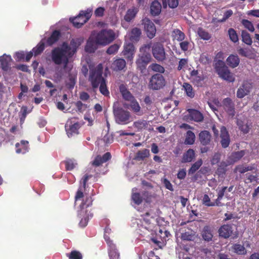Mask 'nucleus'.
<instances>
[{
	"label": "nucleus",
	"mask_w": 259,
	"mask_h": 259,
	"mask_svg": "<svg viewBox=\"0 0 259 259\" xmlns=\"http://www.w3.org/2000/svg\"><path fill=\"white\" fill-rule=\"evenodd\" d=\"M111 157L109 152H106L102 156H97L95 159L89 164L88 174L83 176L80 181V186L76 192L75 197V205L78 206L77 215L81 219L79 226L81 227H85L93 214L91 211H88L87 208L92 205L93 199L89 195H84L83 190L85 188L86 183L89 179L93 176L94 174H98L96 168L102 163L106 162Z\"/></svg>",
	"instance_id": "f257e3e1"
},
{
	"label": "nucleus",
	"mask_w": 259,
	"mask_h": 259,
	"mask_svg": "<svg viewBox=\"0 0 259 259\" xmlns=\"http://www.w3.org/2000/svg\"><path fill=\"white\" fill-rule=\"evenodd\" d=\"M149 68L153 71L159 73H163L164 68L159 64L153 63L150 65Z\"/></svg>",
	"instance_id": "5fc2aeb1"
},
{
	"label": "nucleus",
	"mask_w": 259,
	"mask_h": 259,
	"mask_svg": "<svg viewBox=\"0 0 259 259\" xmlns=\"http://www.w3.org/2000/svg\"><path fill=\"white\" fill-rule=\"evenodd\" d=\"M93 9L89 8L85 11L80 12L78 16L74 18H70V21L76 28H80L86 23L92 16Z\"/></svg>",
	"instance_id": "1a4fd4ad"
},
{
	"label": "nucleus",
	"mask_w": 259,
	"mask_h": 259,
	"mask_svg": "<svg viewBox=\"0 0 259 259\" xmlns=\"http://www.w3.org/2000/svg\"><path fill=\"white\" fill-rule=\"evenodd\" d=\"M161 5L156 1L152 2L150 7V11L152 15L154 16L158 15L161 11Z\"/></svg>",
	"instance_id": "f704fd0d"
},
{
	"label": "nucleus",
	"mask_w": 259,
	"mask_h": 259,
	"mask_svg": "<svg viewBox=\"0 0 259 259\" xmlns=\"http://www.w3.org/2000/svg\"><path fill=\"white\" fill-rule=\"evenodd\" d=\"M257 180V178L255 176L247 174L246 175V179L244 182L245 183H249L253 182H256Z\"/></svg>",
	"instance_id": "69168bd1"
},
{
	"label": "nucleus",
	"mask_w": 259,
	"mask_h": 259,
	"mask_svg": "<svg viewBox=\"0 0 259 259\" xmlns=\"http://www.w3.org/2000/svg\"><path fill=\"white\" fill-rule=\"evenodd\" d=\"M253 167L251 166H238L236 167V170L241 174H243L246 171L252 170Z\"/></svg>",
	"instance_id": "e2e57ef3"
},
{
	"label": "nucleus",
	"mask_w": 259,
	"mask_h": 259,
	"mask_svg": "<svg viewBox=\"0 0 259 259\" xmlns=\"http://www.w3.org/2000/svg\"><path fill=\"white\" fill-rule=\"evenodd\" d=\"M99 45L95 34L92 32L87 41L85 50L88 53H93L97 49Z\"/></svg>",
	"instance_id": "2eb2a0df"
},
{
	"label": "nucleus",
	"mask_w": 259,
	"mask_h": 259,
	"mask_svg": "<svg viewBox=\"0 0 259 259\" xmlns=\"http://www.w3.org/2000/svg\"><path fill=\"white\" fill-rule=\"evenodd\" d=\"M79 128L80 125L75 119L68 120L65 124V130L69 137L77 135Z\"/></svg>",
	"instance_id": "ddd939ff"
},
{
	"label": "nucleus",
	"mask_w": 259,
	"mask_h": 259,
	"mask_svg": "<svg viewBox=\"0 0 259 259\" xmlns=\"http://www.w3.org/2000/svg\"><path fill=\"white\" fill-rule=\"evenodd\" d=\"M138 12V9L135 7H133L132 8L128 9L124 16V20L126 22L131 21L134 19Z\"/></svg>",
	"instance_id": "72a5a7b5"
},
{
	"label": "nucleus",
	"mask_w": 259,
	"mask_h": 259,
	"mask_svg": "<svg viewBox=\"0 0 259 259\" xmlns=\"http://www.w3.org/2000/svg\"><path fill=\"white\" fill-rule=\"evenodd\" d=\"M125 61L123 59L119 58L114 61L111 68L115 71L121 70L125 67Z\"/></svg>",
	"instance_id": "c85d7f7f"
},
{
	"label": "nucleus",
	"mask_w": 259,
	"mask_h": 259,
	"mask_svg": "<svg viewBox=\"0 0 259 259\" xmlns=\"http://www.w3.org/2000/svg\"><path fill=\"white\" fill-rule=\"evenodd\" d=\"M82 42V39L81 38H77L72 39L70 45L66 42H63V44H65L66 47L67 48V50H69L70 55L72 57L75 53L77 48L81 45Z\"/></svg>",
	"instance_id": "412c9836"
},
{
	"label": "nucleus",
	"mask_w": 259,
	"mask_h": 259,
	"mask_svg": "<svg viewBox=\"0 0 259 259\" xmlns=\"http://www.w3.org/2000/svg\"><path fill=\"white\" fill-rule=\"evenodd\" d=\"M150 121L140 119L135 121L133 123V126L134 127L136 128L138 131H141L144 130L151 131L153 130V128L150 124Z\"/></svg>",
	"instance_id": "aec40b11"
},
{
	"label": "nucleus",
	"mask_w": 259,
	"mask_h": 259,
	"mask_svg": "<svg viewBox=\"0 0 259 259\" xmlns=\"http://www.w3.org/2000/svg\"><path fill=\"white\" fill-rule=\"evenodd\" d=\"M151 220L153 219L150 217L149 213L147 212L145 215H141L139 218L133 219L132 222L134 226L137 227V233L140 235V239L147 241L151 240L159 246V244L161 243V242L154 237L157 227L151 223Z\"/></svg>",
	"instance_id": "f03ea898"
},
{
	"label": "nucleus",
	"mask_w": 259,
	"mask_h": 259,
	"mask_svg": "<svg viewBox=\"0 0 259 259\" xmlns=\"http://www.w3.org/2000/svg\"><path fill=\"white\" fill-rule=\"evenodd\" d=\"M162 182L163 184V185L165 186V187L167 189H168V190H170L171 191H174V188H173L172 184L169 182V181L166 178L162 179Z\"/></svg>",
	"instance_id": "0e129e2a"
},
{
	"label": "nucleus",
	"mask_w": 259,
	"mask_h": 259,
	"mask_svg": "<svg viewBox=\"0 0 259 259\" xmlns=\"http://www.w3.org/2000/svg\"><path fill=\"white\" fill-rule=\"evenodd\" d=\"M204 79L203 75L201 74L198 75L197 77H194L191 80L193 82V83L198 86H201L202 84V81Z\"/></svg>",
	"instance_id": "6e6d98bb"
},
{
	"label": "nucleus",
	"mask_w": 259,
	"mask_h": 259,
	"mask_svg": "<svg viewBox=\"0 0 259 259\" xmlns=\"http://www.w3.org/2000/svg\"><path fill=\"white\" fill-rule=\"evenodd\" d=\"M152 53L153 57L159 61H162L166 58V54L164 48L162 44L160 42L153 43L152 46Z\"/></svg>",
	"instance_id": "f8f14e48"
},
{
	"label": "nucleus",
	"mask_w": 259,
	"mask_h": 259,
	"mask_svg": "<svg viewBox=\"0 0 259 259\" xmlns=\"http://www.w3.org/2000/svg\"><path fill=\"white\" fill-rule=\"evenodd\" d=\"M233 14V12L232 10H228L224 13L223 17L222 19L219 20V22H224L228 18H229Z\"/></svg>",
	"instance_id": "052dcab7"
},
{
	"label": "nucleus",
	"mask_w": 259,
	"mask_h": 259,
	"mask_svg": "<svg viewBox=\"0 0 259 259\" xmlns=\"http://www.w3.org/2000/svg\"><path fill=\"white\" fill-rule=\"evenodd\" d=\"M60 36V33L58 30L54 31L50 37L47 40V44L48 46H51L56 43L59 39Z\"/></svg>",
	"instance_id": "473e14b6"
},
{
	"label": "nucleus",
	"mask_w": 259,
	"mask_h": 259,
	"mask_svg": "<svg viewBox=\"0 0 259 259\" xmlns=\"http://www.w3.org/2000/svg\"><path fill=\"white\" fill-rule=\"evenodd\" d=\"M143 193H140L137 188H134L132 189V203L136 205L140 204L143 200Z\"/></svg>",
	"instance_id": "5701e85b"
},
{
	"label": "nucleus",
	"mask_w": 259,
	"mask_h": 259,
	"mask_svg": "<svg viewBox=\"0 0 259 259\" xmlns=\"http://www.w3.org/2000/svg\"><path fill=\"white\" fill-rule=\"evenodd\" d=\"M227 64L231 68L237 67L240 63V59L237 55H231L226 60Z\"/></svg>",
	"instance_id": "cd10ccee"
},
{
	"label": "nucleus",
	"mask_w": 259,
	"mask_h": 259,
	"mask_svg": "<svg viewBox=\"0 0 259 259\" xmlns=\"http://www.w3.org/2000/svg\"><path fill=\"white\" fill-rule=\"evenodd\" d=\"M135 49L134 45L131 42H125L124 45L123 54L127 60L132 61L134 58Z\"/></svg>",
	"instance_id": "a211bd4d"
},
{
	"label": "nucleus",
	"mask_w": 259,
	"mask_h": 259,
	"mask_svg": "<svg viewBox=\"0 0 259 259\" xmlns=\"http://www.w3.org/2000/svg\"><path fill=\"white\" fill-rule=\"evenodd\" d=\"M119 91L125 100L130 102L135 98L124 85L121 84L120 85Z\"/></svg>",
	"instance_id": "c756f323"
},
{
	"label": "nucleus",
	"mask_w": 259,
	"mask_h": 259,
	"mask_svg": "<svg viewBox=\"0 0 259 259\" xmlns=\"http://www.w3.org/2000/svg\"><path fill=\"white\" fill-rule=\"evenodd\" d=\"M228 32L229 38L232 41L237 42L238 41V36L235 29L233 28H229Z\"/></svg>",
	"instance_id": "3c124183"
},
{
	"label": "nucleus",
	"mask_w": 259,
	"mask_h": 259,
	"mask_svg": "<svg viewBox=\"0 0 259 259\" xmlns=\"http://www.w3.org/2000/svg\"><path fill=\"white\" fill-rule=\"evenodd\" d=\"M195 140V135L194 133L191 131H188L186 133L185 143L186 144L192 145L194 143Z\"/></svg>",
	"instance_id": "c03bdc74"
},
{
	"label": "nucleus",
	"mask_w": 259,
	"mask_h": 259,
	"mask_svg": "<svg viewBox=\"0 0 259 259\" xmlns=\"http://www.w3.org/2000/svg\"><path fill=\"white\" fill-rule=\"evenodd\" d=\"M65 44H63L54 48L51 51L52 61L56 65H63L64 67L67 65L70 58L72 57Z\"/></svg>",
	"instance_id": "7ed1b4c3"
},
{
	"label": "nucleus",
	"mask_w": 259,
	"mask_h": 259,
	"mask_svg": "<svg viewBox=\"0 0 259 259\" xmlns=\"http://www.w3.org/2000/svg\"><path fill=\"white\" fill-rule=\"evenodd\" d=\"M65 167L67 170H71L77 166L76 161L74 159H68L65 161Z\"/></svg>",
	"instance_id": "37998d69"
},
{
	"label": "nucleus",
	"mask_w": 259,
	"mask_h": 259,
	"mask_svg": "<svg viewBox=\"0 0 259 259\" xmlns=\"http://www.w3.org/2000/svg\"><path fill=\"white\" fill-rule=\"evenodd\" d=\"M246 150H241L231 154L230 159L232 162H235L240 160L245 154Z\"/></svg>",
	"instance_id": "e433bc0d"
},
{
	"label": "nucleus",
	"mask_w": 259,
	"mask_h": 259,
	"mask_svg": "<svg viewBox=\"0 0 259 259\" xmlns=\"http://www.w3.org/2000/svg\"><path fill=\"white\" fill-rule=\"evenodd\" d=\"M237 124L239 129L245 134L249 132V127L245 121H242L240 119H237Z\"/></svg>",
	"instance_id": "49530a36"
},
{
	"label": "nucleus",
	"mask_w": 259,
	"mask_h": 259,
	"mask_svg": "<svg viewBox=\"0 0 259 259\" xmlns=\"http://www.w3.org/2000/svg\"><path fill=\"white\" fill-rule=\"evenodd\" d=\"M103 141L106 144H110L113 141V137L112 135L107 133L103 138Z\"/></svg>",
	"instance_id": "338daca9"
},
{
	"label": "nucleus",
	"mask_w": 259,
	"mask_h": 259,
	"mask_svg": "<svg viewBox=\"0 0 259 259\" xmlns=\"http://www.w3.org/2000/svg\"><path fill=\"white\" fill-rule=\"evenodd\" d=\"M252 87L251 84L249 82H244L237 91V97L238 98H243L250 92Z\"/></svg>",
	"instance_id": "dca6fc26"
},
{
	"label": "nucleus",
	"mask_w": 259,
	"mask_h": 259,
	"mask_svg": "<svg viewBox=\"0 0 259 259\" xmlns=\"http://www.w3.org/2000/svg\"><path fill=\"white\" fill-rule=\"evenodd\" d=\"M45 39H42L35 47L33 48L32 51L34 56H37L43 52L45 48Z\"/></svg>",
	"instance_id": "58836bf2"
},
{
	"label": "nucleus",
	"mask_w": 259,
	"mask_h": 259,
	"mask_svg": "<svg viewBox=\"0 0 259 259\" xmlns=\"http://www.w3.org/2000/svg\"><path fill=\"white\" fill-rule=\"evenodd\" d=\"M232 248L234 252L238 254H245L246 253V250L244 246L239 244H234Z\"/></svg>",
	"instance_id": "09e8293b"
},
{
	"label": "nucleus",
	"mask_w": 259,
	"mask_h": 259,
	"mask_svg": "<svg viewBox=\"0 0 259 259\" xmlns=\"http://www.w3.org/2000/svg\"><path fill=\"white\" fill-rule=\"evenodd\" d=\"M99 90L100 93L105 96H108L109 95V92L107 89L106 79L100 82Z\"/></svg>",
	"instance_id": "8fccbe9b"
},
{
	"label": "nucleus",
	"mask_w": 259,
	"mask_h": 259,
	"mask_svg": "<svg viewBox=\"0 0 259 259\" xmlns=\"http://www.w3.org/2000/svg\"><path fill=\"white\" fill-rule=\"evenodd\" d=\"M111 232V229L109 226L106 227L104 229V238L108 246V253L110 259H119V253L116 248V245L110 239L109 235Z\"/></svg>",
	"instance_id": "6e6552de"
},
{
	"label": "nucleus",
	"mask_w": 259,
	"mask_h": 259,
	"mask_svg": "<svg viewBox=\"0 0 259 259\" xmlns=\"http://www.w3.org/2000/svg\"><path fill=\"white\" fill-rule=\"evenodd\" d=\"M150 155V151L148 149H144L139 151L136 155V159L138 160H144Z\"/></svg>",
	"instance_id": "79ce46f5"
},
{
	"label": "nucleus",
	"mask_w": 259,
	"mask_h": 259,
	"mask_svg": "<svg viewBox=\"0 0 259 259\" xmlns=\"http://www.w3.org/2000/svg\"><path fill=\"white\" fill-rule=\"evenodd\" d=\"M165 85V80L161 74H155L150 78L149 87L154 90H158L162 88Z\"/></svg>",
	"instance_id": "9b49d317"
},
{
	"label": "nucleus",
	"mask_w": 259,
	"mask_h": 259,
	"mask_svg": "<svg viewBox=\"0 0 259 259\" xmlns=\"http://www.w3.org/2000/svg\"><path fill=\"white\" fill-rule=\"evenodd\" d=\"M103 67L102 64L96 66H90L89 80L90 81L93 88H97L100 82L105 79L102 77Z\"/></svg>",
	"instance_id": "20e7f679"
},
{
	"label": "nucleus",
	"mask_w": 259,
	"mask_h": 259,
	"mask_svg": "<svg viewBox=\"0 0 259 259\" xmlns=\"http://www.w3.org/2000/svg\"><path fill=\"white\" fill-rule=\"evenodd\" d=\"M172 36L174 39L178 41H182L185 38V34L178 29L174 30L172 32Z\"/></svg>",
	"instance_id": "a19ab883"
},
{
	"label": "nucleus",
	"mask_w": 259,
	"mask_h": 259,
	"mask_svg": "<svg viewBox=\"0 0 259 259\" xmlns=\"http://www.w3.org/2000/svg\"><path fill=\"white\" fill-rule=\"evenodd\" d=\"M220 236L224 238H229L232 233V229L231 225H224L220 227L219 230Z\"/></svg>",
	"instance_id": "b1692460"
},
{
	"label": "nucleus",
	"mask_w": 259,
	"mask_h": 259,
	"mask_svg": "<svg viewBox=\"0 0 259 259\" xmlns=\"http://www.w3.org/2000/svg\"><path fill=\"white\" fill-rule=\"evenodd\" d=\"M183 87L187 96L193 98L195 96V92L192 86L188 83H184Z\"/></svg>",
	"instance_id": "ea45409f"
},
{
	"label": "nucleus",
	"mask_w": 259,
	"mask_h": 259,
	"mask_svg": "<svg viewBox=\"0 0 259 259\" xmlns=\"http://www.w3.org/2000/svg\"><path fill=\"white\" fill-rule=\"evenodd\" d=\"M242 40L243 42L248 46H250L252 43V39L250 34L245 30H242L241 32Z\"/></svg>",
	"instance_id": "a18cd8bd"
},
{
	"label": "nucleus",
	"mask_w": 259,
	"mask_h": 259,
	"mask_svg": "<svg viewBox=\"0 0 259 259\" xmlns=\"http://www.w3.org/2000/svg\"><path fill=\"white\" fill-rule=\"evenodd\" d=\"M195 157V152L193 149H189L183 155V162H189L192 161Z\"/></svg>",
	"instance_id": "c9c22d12"
},
{
	"label": "nucleus",
	"mask_w": 259,
	"mask_h": 259,
	"mask_svg": "<svg viewBox=\"0 0 259 259\" xmlns=\"http://www.w3.org/2000/svg\"><path fill=\"white\" fill-rule=\"evenodd\" d=\"M202 160L201 159L198 160L194 164H192L190 168L189 169V175H193L194 174L202 165Z\"/></svg>",
	"instance_id": "de8ad7c7"
},
{
	"label": "nucleus",
	"mask_w": 259,
	"mask_h": 259,
	"mask_svg": "<svg viewBox=\"0 0 259 259\" xmlns=\"http://www.w3.org/2000/svg\"><path fill=\"white\" fill-rule=\"evenodd\" d=\"M199 137L201 143L203 145H206L209 143L211 135L208 132L204 131L200 133Z\"/></svg>",
	"instance_id": "2f4dec72"
},
{
	"label": "nucleus",
	"mask_w": 259,
	"mask_h": 259,
	"mask_svg": "<svg viewBox=\"0 0 259 259\" xmlns=\"http://www.w3.org/2000/svg\"><path fill=\"white\" fill-rule=\"evenodd\" d=\"M113 113L117 123L127 124L133 120L131 113L121 108H113Z\"/></svg>",
	"instance_id": "423d86ee"
},
{
	"label": "nucleus",
	"mask_w": 259,
	"mask_h": 259,
	"mask_svg": "<svg viewBox=\"0 0 259 259\" xmlns=\"http://www.w3.org/2000/svg\"><path fill=\"white\" fill-rule=\"evenodd\" d=\"M143 24L147 36L151 39L153 38L156 31L154 23L149 19L145 18L143 20Z\"/></svg>",
	"instance_id": "4468645a"
},
{
	"label": "nucleus",
	"mask_w": 259,
	"mask_h": 259,
	"mask_svg": "<svg viewBox=\"0 0 259 259\" xmlns=\"http://www.w3.org/2000/svg\"><path fill=\"white\" fill-rule=\"evenodd\" d=\"M242 25L250 32H253L254 31V27L252 23L246 19H243L241 21Z\"/></svg>",
	"instance_id": "603ef678"
},
{
	"label": "nucleus",
	"mask_w": 259,
	"mask_h": 259,
	"mask_svg": "<svg viewBox=\"0 0 259 259\" xmlns=\"http://www.w3.org/2000/svg\"><path fill=\"white\" fill-rule=\"evenodd\" d=\"M222 104L224 110L229 115L233 117L235 115V112L234 104L232 100L229 98H225L223 100Z\"/></svg>",
	"instance_id": "f3484780"
},
{
	"label": "nucleus",
	"mask_w": 259,
	"mask_h": 259,
	"mask_svg": "<svg viewBox=\"0 0 259 259\" xmlns=\"http://www.w3.org/2000/svg\"><path fill=\"white\" fill-rule=\"evenodd\" d=\"M198 34L199 37L203 40H209L210 37V34L202 28H199L198 30Z\"/></svg>",
	"instance_id": "864d4df0"
},
{
	"label": "nucleus",
	"mask_w": 259,
	"mask_h": 259,
	"mask_svg": "<svg viewBox=\"0 0 259 259\" xmlns=\"http://www.w3.org/2000/svg\"><path fill=\"white\" fill-rule=\"evenodd\" d=\"M151 48V44H145L140 49L139 58L136 61L138 67H145L151 60V55L149 51Z\"/></svg>",
	"instance_id": "0eeeda50"
},
{
	"label": "nucleus",
	"mask_w": 259,
	"mask_h": 259,
	"mask_svg": "<svg viewBox=\"0 0 259 259\" xmlns=\"http://www.w3.org/2000/svg\"><path fill=\"white\" fill-rule=\"evenodd\" d=\"M26 53L23 51L16 52L15 54L14 58L17 61H21L24 59Z\"/></svg>",
	"instance_id": "774afa93"
},
{
	"label": "nucleus",
	"mask_w": 259,
	"mask_h": 259,
	"mask_svg": "<svg viewBox=\"0 0 259 259\" xmlns=\"http://www.w3.org/2000/svg\"><path fill=\"white\" fill-rule=\"evenodd\" d=\"M219 64L221 66H217L216 70L220 77L229 82H233L235 81V77L228 67L225 65L224 63L219 61Z\"/></svg>",
	"instance_id": "9d476101"
},
{
	"label": "nucleus",
	"mask_w": 259,
	"mask_h": 259,
	"mask_svg": "<svg viewBox=\"0 0 259 259\" xmlns=\"http://www.w3.org/2000/svg\"><path fill=\"white\" fill-rule=\"evenodd\" d=\"M202 202L203 204L206 206H214V204L211 201L210 198L207 194L203 195Z\"/></svg>",
	"instance_id": "4d7b16f0"
},
{
	"label": "nucleus",
	"mask_w": 259,
	"mask_h": 259,
	"mask_svg": "<svg viewBox=\"0 0 259 259\" xmlns=\"http://www.w3.org/2000/svg\"><path fill=\"white\" fill-rule=\"evenodd\" d=\"M220 137L221 139V144L222 146L224 148L228 147L230 143V138L228 132L224 126H222L221 128Z\"/></svg>",
	"instance_id": "6ab92c4d"
},
{
	"label": "nucleus",
	"mask_w": 259,
	"mask_h": 259,
	"mask_svg": "<svg viewBox=\"0 0 259 259\" xmlns=\"http://www.w3.org/2000/svg\"><path fill=\"white\" fill-rule=\"evenodd\" d=\"M141 34V30L138 28H134L128 33L129 38L133 42H137L139 40Z\"/></svg>",
	"instance_id": "7c9ffc66"
},
{
	"label": "nucleus",
	"mask_w": 259,
	"mask_h": 259,
	"mask_svg": "<svg viewBox=\"0 0 259 259\" xmlns=\"http://www.w3.org/2000/svg\"><path fill=\"white\" fill-rule=\"evenodd\" d=\"M100 46H105L112 42L116 38L115 32L111 29H103L100 31L93 32Z\"/></svg>",
	"instance_id": "39448f33"
},
{
	"label": "nucleus",
	"mask_w": 259,
	"mask_h": 259,
	"mask_svg": "<svg viewBox=\"0 0 259 259\" xmlns=\"http://www.w3.org/2000/svg\"><path fill=\"white\" fill-rule=\"evenodd\" d=\"M119 46L117 44H114L110 46L107 50V53L109 55L115 54L118 50Z\"/></svg>",
	"instance_id": "bf43d9fd"
},
{
	"label": "nucleus",
	"mask_w": 259,
	"mask_h": 259,
	"mask_svg": "<svg viewBox=\"0 0 259 259\" xmlns=\"http://www.w3.org/2000/svg\"><path fill=\"white\" fill-rule=\"evenodd\" d=\"M202 236L203 239L207 241L211 240L213 235L210 228L208 226H205L203 229Z\"/></svg>",
	"instance_id": "4c0bfd02"
},
{
	"label": "nucleus",
	"mask_w": 259,
	"mask_h": 259,
	"mask_svg": "<svg viewBox=\"0 0 259 259\" xmlns=\"http://www.w3.org/2000/svg\"><path fill=\"white\" fill-rule=\"evenodd\" d=\"M130 104L129 105L127 104H124V106L126 108H129V107H130L131 110L134 113L138 115H142V113L141 112V107L135 98L130 101Z\"/></svg>",
	"instance_id": "393cba45"
},
{
	"label": "nucleus",
	"mask_w": 259,
	"mask_h": 259,
	"mask_svg": "<svg viewBox=\"0 0 259 259\" xmlns=\"http://www.w3.org/2000/svg\"><path fill=\"white\" fill-rule=\"evenodd\" d=\"M189 116L192 120L196 122L201 121L203 119L202 114L198 110L190 109L188 110Z\"/></svg>",
	"instance_id": "bb28decb"
},
{
	"label": "nucleus",
	"mask_w": 259,
	"mask_h": 259,
	"mask_svg": "<svg viewBox=\"0 0 259 259\" xmlns=\"http://www.w3.org/2000/svg\"><path fill=\"white\" fill-rule=\"evenodd\" d=\"M16 153L25 154L28 151V142L22 140L20 143L16 144Z\"/></svg>",
	"instance_id": "a878e982"
},
{
	"label": "nucleus",
	"mask_w": 259,
	"mask_h": 259,
	"mask_svg": "<svg viewBox=\"0 0 259 259\" xmlns=\"http://www.w3.org/2000/svg\"><path fill=\"white\" fill-rule=\"evenodd\" d=\"M239 54L244 57H249L251 54V50L249 48H240L238 50Z\"/></svg>",
	"instance_id": "680f3d73"
},
{
	"label": "nucleus",
	"mask_w": 259,
	"mask_h": 259,
	"mask_svg": "<svg viewBox=\"0 0 259 259\" xmlns=\"http://www.w3.org/2000/svg\"><path fill=\"white\" fill-rule=\"evenodd\" d=\"M12 59L10 55L4 54L0 57V67L4 71H8L10 68Z\"/></svg>",
	"instance_id": "4be33fe9"
},
{
	"label": "nucleus",
	"mask_w": 259,
	"mask_h": 259,
	"mask_svg": "<svg viewBox=\"0 0 259 259\" xmlns=\"http://www.w3.org/2000/svg\"><path fill=\"white\" fill-rule=\"evenodd\" d=\"M67 256L69 259H82V258L81 254L76 250L71 251Z\"/></svg>",
	"instance_id": "13d9d810"
}]
</instances>
